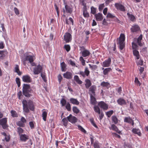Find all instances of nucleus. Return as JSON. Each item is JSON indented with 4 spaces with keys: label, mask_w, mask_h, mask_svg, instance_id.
Returning <instances> with one entry per match:
<instances>
[{
    "label": "nucleus",
    "mask_w": 148,
    "mask_h": 148,
    "mask_svg": "<svg viewBox=\"0 0 148 148\" xmlns=\"http://www.w3.org/2000/svg\"><path fill=\"white\" fill-rule=\"evenodd\" d=\"M23 110L24 112L26 113L29 112V109L32 111L34 110V106L33 102L29 100L28 102L25 100H23L22 102Z\"/></svg>",
    "instance_id": "f257e3e1"
},
{
    "label": "nucleus",
    "mask_w": 148,
    "mask_h": 148,
    "mask_svg": "<svg viewBox=\"0 0 148 148\" xmlns=\"http://www.w3.org/2000/svg\"><path fill=\"white\" fill-rule=\"evenodd\" d=\"M33 92V90L31 88L30 86L26 84H23V94L27 97H30L31 95L29 93Z\"/></svg>",
    "instance_id": "f03ea898"
},
{
    "label": "nucleus",
    "mask_w": 148,
    "mask_h": 148,
    "mask_svg": "<svg viewBox=\"0 0 148 148\" xmlns=\"http://www.w3.org/2000/svg\"><path fill=\"white\" fill-rule=\"evenodd\" d=\"M80 50L82 56L84 57H88L90 55V53L89 50L86 49L84 46L80 47Z\"/></svg>",
    "instance_id": "7ed1b4c3"
},
{
    "label": "nucleus",
    "mask_w": 148,
    "mask_h": 148,
    "mask_svg": "<svg viewBox=\"0 0 148 148\" xmlns=\"http://www.w3.org/2000/svg\"><path fill=\"white\" fill-rule=\"evenodd\" d=\"M7 123V118L6 117L0 119V125L2 126L3 128L4 129H6L8 127Z\"/></svg>",
    "instance_id": "20e7f679"
},
{
    "label": "nucleus",
    "mask_w": 148,
    "mask_h": 148,
    "mask_svg": "<svg viewBox=\"0 0 148 148\" xmlns=\"http://www.w3.org/2000/svg\"><path fill=\"white\" fill-rule=\"evenodd\" d=\"M90 72L88 67H86L84 69V72L83 71H79L78 73V74L80 75L84 78L86 77V76H88L89 75Z\"/></svg>",
    "instance_id": "39448f33"
},
{
    "label": "nucleus",
    "mask_w": 148,
    "mask_h": 148,
    "mask_svg": "<svg viewBox=\"0 0 148 148\" xmlns=\"http://www.w3.org/2000/svg\"><path fill=\"white\" fill-rule=\"evenodd\" d=\"M64 39L66 43L69 42L72 40L71 35L69 33H66L64 36Z\"/></svg>",
    "instance_id": "423d86ee"
},
{
    "label": "nucleus",
    "mask_w": 148,
    "mask_h": 148,
    "mask_svg": "<svg viewBox=\"0 0 148 148\" xmlns=\"http://www.w3.org/2000/svg\"><path fill=\"white\" fill-rule=\"evenodd\" d=\"M63 12L64 13H66L71 14L73 12V9L69 6L65 4L64 9H63Z\"/></svg>",
    "instance_id": "0eeeda50"
},
{
    "label": "nucleus",
    "mask_w": 148,
    "mask_h": 148,
    "mask_svg": "<svg viewBox=\"0 0 148 148\" xmlns=\"http://www.w3.org/2000/svg\"><path fill=\"white\" fill-rule=\"evenodd\" d=\"M68 121L72 123H75L77 121V119L74 116H73L72 114H70L67 117Z\"/></svg>",
    "instance_id": "6e6552de"
},
{
    "label": "nucleus",
    "mask_w": 148,
    "mask_h": 148,
    "mask_svg": "<svg viewBox=\"0 0 148 148\" xmlns=\"http://www.w3.org/2000/svg\"><path fill=\"white\" fill-rule=\"evenodd\" d=\"M111 63V59L110 58H109L103 62L102 66L103 67H108L110 66Z\"/></svg>",
    "instance_id": "1a4fd4ad"
},
{
    "label": "nucleus",
    "mask_w": 148,
    "mask_h": 148,
    "mask_svg": "<svg viewBox=\"0 0 148 148\" xmlns=\"http://www.w3.org/2000/svg\"><path fill=\"white\" fill-rule=\"evenodd\" d=\"M42 67L40 65H38L34 69V73L35 74H38L42 72Z\"/></svg>",
    "instance_id": "9d476101"
},
{
    "label": "nucleus",
    "mask_w": 148,
    "mask_h": 148,
    "mask_svg": "<svg viewBox=\"0 0 148 148\" xmlns=\"http://www.w3.org/2000/svg\"><path fill=\"white\" fill-rule=\"evenodd\" d=\"M22 79L24 82L26 83H30L32 81V79L30 76L27 75L23 76Z\"/></svg>",
    "instance_id": "9b49d317"
},
{
    "label": "nucleus",
    "mask_w": 148,
    "mask_h": 148,
    "mask_svg": "<svg viewBox=\"0 0 148 148\" xmlns=\"http://www.w3.org/2000/svg\"><path fill=\"white\" fill-rule=\"evenodd\" d=\"M98 105L100 108L104 110H107L108 109V105L103 101L99 102Z\"/></svg>",
    "instance_id": "f8f14e48"
},
{
    "label": "nucleus",
    "mask_w": 148,
    "mask_h": 148,
    "mask_svg": "<svg viewBox=\"0 0 148 148\" xmlns=\"http://www.w3.org/2000/svg\"><path fill=\"white\" fill-rule=\"evenodd\" d=\"M2 135H3L5 136L4 140L3 139V141L5 140L6 142H9L10 140L11 136L9 134H7L5 132H2L1 133Z\"/></svg>",
    "instance_id": "ddd939ff"
},
{
    "label": "nucleus",
    "mask_w": 148,
    "mask_h": 148,
    "mask_svg": "<svg viewBox=\"0 0 148 148\" xmlns=\"http://www.w3.org/2000/svg\"><path fill=\"white\" fill-rule=\"evenodd\" d=\"M63 76L64 78L67 79H70L72 78V73L69 71H66L63 74Z\"/></svg>",
    "instance_id": "4468645a"
},
{
    "label": "nucleus",
    "mask_w": 148,
    "mask_h": 148,
    "mask_svg": "<svg viewBox=\"0 0 148 148\" xmlns=\"http://www.w3.org/2000/svg\"><path fill=\"white\" fill-rule=\"evenodd\" d=\"M125 40V36L124 34H121V50H122L125 47L124 41Z\"/></svg>",
    "instance_id": "2eb2a0df"
},
{
    "label": "nucleus",
    "mask_w": 148,
    "mask_h": 148,
    "mask_svg": "<svg viewBox=\"0 0 148 148\" xmlns=\"http://www.w3.org/2000/svg\"><path fill=\"white\" fill-rule=\"evenodd\" d=\"M42 117L43 120L45 121L47 120V117L48 113V110L45 109H43L42 110Z\"/></svg>",
    "instance_id": "dca6fc26"
},
{
    "label": "nucleus",
    "mask_w": 148,
    "mask_h": 148,
    "mask_svg": "<svg viewBox=\"0 0 148 148\" xmlns=\"http://www.w3.org/2000/svg\"><path fill=\"white\" fill-rule=\"evenodd\" d=\"M21 140L25 142L29 139V136L25 134H21L19 136Z\"/></svg>",
    "instance_id": "f3484780"
},
{
    "label": "nucleus",
    "mask_w": 148,
    "mask_h": 148,
    "mask_svg": "<svg viewBox=\"0 0 148 148\" xmlns=\"http://www.w3.org/2000/svg\"><path fill=\"white\" fill-rule=\"evenodd\" d=\"M95 16L96 21H100L103 19L102 14L101 13H98L97 14H95Z\"/></svg>",
    "instance_id": "a211bd4d"
},
{
    "label": "nucleus",
    "mask_w": 148,
    "mask_h": 148,
    "mask_svg": "<svg viewBox=\"0 0 148 148\" xmlns=\"http://www.w3.org/2000/svg\"><path fill=\"white\" fill-rule=\"evenodd\" d=\"M95 96L92 95V94L90 95V103L93 105L96 104L97 102L96 98L94 97Z\"/></svg>",
    "instance_id": "6ab92c4d"
},
{
    "label": "nucleus",
    "mask_w": 148,
    "mask_h": 148,
    "mask_svg": "<svg viewBox=\"0 0 148 148\" xmlns=\"http://www.w3.org/2000/svg\"><path fill=\"white\" fill-rule=\"evenodd\" d=\"M85 86L86 88H88L91 85V83L90 80L88 79H86L85 80Z\"/></svg>",
    "instance_id": "aec40b11"
},
{
    "label": "nucleus",
    "mask_w": 148,
    "mask_h": 148,
    "mask_svg": "<svg viewBox=\"0 0 148 148\" xmlns=\"http://www.w3.org/2000/svg\"><path fill=\"white\" fill-rule=\"evenodd\" d=\"M96 89V87L94 85H92L90 88L89 91L91 92L92 95L94 96H95V91Z\"/></svg>",
    "instance_id": "412c9836"
},
{
    "label": "nucleus",
    "mask_w": 148,
    "mask_h": 148,
    "mask_svg": "<svg viewBox=\"0 0 148 148\" xmlns=\"http://www.w3.org/2000/svg\"><path fill=\"white\" fill-rule=\"evenodd\" d=\"M71 103L74 105H78L79 102L77 99L73 98H71L70 99Z\"/></svg>",
    "instance_id": "4be33fe9"
},
{
    "label": "nucleus",
    "mask_w": 148,
    "mask_h": 148,
    "mask_svg": "<svg viewBox=\"0 0 148 148\" xmlns=\"http://www.w3.org/2000/svg\"><path fill=\"white\" fill-rule=\"evenodd\" d=\"M25 60L29 61L31 64L34 61L33 57L32 56L28 55L26 56Z\"/></svg>",
    "instance_id": "5701e85b"
},
{
    "label": "nucleus",
    "mask_w": 148,
    "mask_h": 148,
    "mask_svg": "<svg viewBox=\"0 0 148 148\" xmlns=\"http://www.w3.org/2000/svg\"><path fill=\"white\" fill-rule=\"evenodd\" d=\"M14 69V72L17 73L18 75H21L22 74V72L20 71L19 67L18 65H16Z\"/></svg>",
    "instance_id": "b1692460"
},
{
    "label": "nucleus",
    "mask_w": 148,
    "mask_h": 148,
    "mask_svg": "<svg viewBox=\"0 0 148 148\" xmlns=\"http://www.w3.org/2000/svg\"><path fill=\"white\" fill-rule=\"evenodd\" d=\"M102 69L103 70V74L105 75H107L110 72L112 71V69L110 68H108L105 69L103 68Z\"/></svg>",
    "instance_id": "393cba45"
},
{
    "label": "nucleus",
    "mask_w": 148,
    "mask_h": 148,
    "mask_svg": "<svg viewBox=\"0 0 148 148\" xmlns=\"http://www.w3.org/2000/svg\"><path fill=\"white\" fill-rule=\"evenodd\" d=\"M110 128L111 130V129L116 131L119 134L120 133V131L118 130L117 127L114 124L112 125L111 127H110Z\"/></svg>",
    "instance_id": "a878e982"
},
{
    "label": "nucleus",
    "mask_w": 148,
    "mask_h": 148,
    "mask_svg": "<svg viewBox=\"0 0 148 148\" xmlns=\"http://www.w3.org/2000/svg\"><path fill=\"white\" fill-rule=\"evenodd\" d=\"M74 79L78 84H82V82L80 79L77 75H75L74 77Z\"/></svg>",
    "instance_id": "bb28decb"
},
{
    "label": "nucleus",
    "mask_w": 148,
    "mask_h": 148,
    "mask_svg": "<svg viewBox=\"0 0 148 148\" xmlns=\"http://www.w3.org/2000/svg\"><path fill=\"white\" fill-rule=\"evenodd\" d=\"M100 85L103 87H106L107 88H109L110 86V85L109 83L108 82H102L101 83Z\"/></svg>",
    "instance_id": "cd10ccee"
},
{
    "label": "nucleus",
    "mask_w": 148,
    "mask_h": 148,
    "mask_svg": "<svg viewBox=\"0 0 148 148\" xmlns=\"http://www.w3.org/2000/svg\"><path fill=\"white\" fill-rule=\"evenodd\" d=\"M139 29V27L137 25H134L131 28V31L132 32H136L138 31Z\"/></svg>",
    "instance_id": "c85d7f7f"
},
{
    "label": "nucleus",
    "mask_w": 148,
    "mask_h": 148,
    "mask_svg": "<svg viewBox=\"0 0 148 148\" xmlns=\"http://www.w3.org/2000/svg\"><path fill=\"white\" fill-rule=\"evenodd\" d=\"M62 71L65 72L66 70V65L64 62H62L60 64Z\"/></svg>",
    "instance_id": "c756f323"
},
{
    "label": "nucleus",
    "mask_w": 148,
    "mask_h": 148,
    "mask_svg": "<svg viewBox=\"0 0 148 148\" xmlns=\"http://www.w3.org/2000/svg\"><path fill=\"white\" fill-rule=\"evenodd\" d=\"M108 50L110 52L112 50H113L114 51H115V50L116 49V43L115 42L114 43L112 47H108Z\"/></svg>",
    "instance_id": "7c9ffc66"
},
{
    "label": "nucleus",
    "mask_w": 148,
    "mask_h": 148,
    "mask_svg": "<svg viewBox=\"0 0 148 148\" xmlns=\"http://www.w3.org/2000/svg\"><path fill=\"white\" fill-rule=\"evenodd\" d=\"M133 133L134 134H137L139 136L141 135V133L140 132V130L139 129H133L132 130Z\"/></svg>",
    "instance_id": "2f4dec72"
},
{
    "label": "nucleus",
    "mask_w": 148,
    "mask_h": 148,
    "mask_svg": "<svg viewBox=\"0 0 148 148\" xmlns=\"http://www.w3.org/2000/svg\"><path fill=\"white\" fill-rule=\"evenodd\" d=\"M124 121L131 123L132 125H134V123L133 121L130 118H125L124 119Z\"/></svg>",
    "instance_id": "473e14b6"
},
{
    "label": "nucleus",
    "mask_w": 148,
    "mask_h": 148,
    "mask_svg": "<svg viewBox=\"0 0 148 148\" xmlns=\"http://www.w3.org/2000/svg\"><path fill=\"white\" fill-rule=\"evenodd\" d=\"M94 109L96 112L97 113L99 114H100L101 113V111L100 109L98 106H95L94 107Z\"/></svg>",
    "instance_id": "72a5a7b5"
},
{
    "label": "nucleus",
    "mask_w": 148,
    "mask_h": 148,
    "mask_svg": "<svg viewBox=\"0 0 148 148\" xmlns=\"http://www.w3.org/2000/svg\"><path fill=\"white\" fill-rule=\"evenodd\" d=\"M10 112L11 114V116L13 117H16L18 116V114L16 111L12 110Z\"/></svg>",
    "instance_id": "f704fd0d"
},
{
    "label": "nucleus",
    "mask_w": 148,
    "mask_h": 148,
    "mask_svg": "<svg viewBox=\"0 0 148 148\" xmlns=\"http://www.w3.org/2000/svg\"><path fill=\"white\" fill-rule=\"evenodd\" d=\"M133 53L134 56H136L137 59H138L139 58V52L138 51L135 49L133 50Z\"/></svg>",
    "instance_id": "c9c22d12"
},
{
    "label": "nucleus",
    "mask_w": 148,
    "mask_h": 148,
    "mask_svg": "<svg viewBox=\"0 0 148 148\" xmlns=\"http://www.w3.org/2000/svg\"><path fill=\"white\" fill-rule=\"evenodd\" d=\"M112 120L114 123L116 124L118 122V120L115 116H113L112 117Z\"/></svg>",
    "instance_id": "e433bc0d"
},
{
    "label": "nucleus",
    "mask_w": 148,
    "mask_h": 148,
    "mask_svg": "<svg viewBox=\"0 0 148 148\" xmlns=\"http://www.w3.org/2000/svg\"><path fill=\"white\" fill-rule=\"evenodd\" d=\"M73 112L75 113L78 114L79 112V110L76 106H74L73 108Z\"/></svg>",
    "instance_id": "4c0bfd02"
},
{
    "label": "nucleus",
    "mask_w": 148,
    "mask_h": 148,
    "mask_svg": "<svg viewBox=\"0 0 148 148\" xmlns=\"http://www.w3.org/2000/svg\"><path fill=\"white\" fill-rule=\"evenodd\" d=\"M143 38V36L142 35H140L137 39V42L138 45L141 46V41L142 40Z\"/></svg>",
    "instance_id": "58836bf2"
},
{
    "label": "nucleus",
    "mask_w": 148,
    "mask_h": 148,
    "mask_svg": "<svg viewBox=\"0 0 148 148\" xmlns=\"http://www.w3.org/2000/svg\"><path fill=\"white\" fill-rule=\"evenodd\" d=\"M17 132L18 133L19 136L21 135V134L23 133L24 130L22 128L20 127H18L17 128Z\"/></svg>",
    "instance_id": "ea45409f"
},
{
    "label": "nucleus",
    "mask_w": 148,
    "mask_h": 148,
    "mask_svg": "<svg viewBox=\"0 0 148 148\" xmlns=\"http://www.w3.org/2000/svg\"><path fill=\"white\" fill-rule=\"evenodd\" d=\"M16 125L20 127H23L25 126V124L21 121H18L16 123Z\"/></svg>",
    "instance_id": "a19ab883"
},
{
    "label": "nucleus",
    "mask_w": 148,
    "mask_h": 148,
    "mask_svg": "<svg viewBox=\"0 0 148 148\" xmlns=\"http://www.w3.org/2000/svg\"><path fill=\"white\" fill-rule=\"evenodd\" d=\"M60 103L62 106H64L66 103V101L65 99L62 98L60 101Z\"/></svg>",
    "instance_id": "79ce46f5"
},
{
    "label": "nucleus",
    "mask_w": 148,
    "mask_h": 148,
    "mask_svg": "<svg viewBox=\"0 0 148 148\" xmlns=\"http://www.w3.org/2000/svg\"><path fill=\"white\" fill-rule=\"evenodd\" d=\"M113 111L112 110H111L107 112L106 113V114L107 116L109 118L111 116V115L113 114Z\"/></svg>",
    "instance_id": "37998d69"
},
{
    "label": "nucleus",
    "mask_w": 148,
    "mask_h": 148,
    "mask_svg": "<svg viewBox=\"0 0 148 148\" xmlns=\"http://www.w3.org/2000/svg\"><path fill=\"white\" fill-rule=\"evenodd\" d=\"M96 8L93 6L91 7V13L93 14H95L96 13Z\"/></svg>",
    "instance_id": "c03bdc74"
},
{
    "label": "nucleus",
    "mask_w": 148,
    "mask_h": 148,
    "mask_svg": "<svg viewBox=\"0 0 148 148\" xmlns=\"http://www.w3.org/2000/svg\"><path fill=\"white\" fill-rule=\"evenodd\" d=\"M16 82L17 84L18 87H19L21 86V82L20 79L18 77H16Z\"/></svg>",
    "instance_id": "a18cd8bd"
},
{
    "label": "nucleus",
    "mask_w": 148,
    "mask_h": 148,
    "mask_svg": "<svg viewBox=\"0 0 148 148\" xmlns=\"http://www.w3.org/2000/svg\"><path fill=\"white\" fill-rule=\"evenodd\" d=\"M64 48L67 52L69 51L70 50L71 48L69 45H65L64 46Z\"/></svg>",
    "instance_id": "49530a36"
},
{
    "label": "nucleus",
    "mask_w": 148,
    "mask_h": 148,
    "mask_svg": "<svg viewBox=\"0 0 148 148\" xmlns=\"http://www.w3.org/2000/svg\"><path fill=\"white\" fill-rule=\"evenodd\" d=\"M68 120L67 119V117L64 118L62 119V121L64 123V126L66 125L67 124L68 122Z\"/></svg>",
    "instance_id": "de8ad7c7"
},
{
    "label": "nucleus",
    "mask_w": 148,
    "mask_h": 148,
    "mask_svg": "<svg viewBox=\"0 0 148 148\" xmlns=\"http://www.w3.org/2000/svg\"><path fill=\"white\" fill-rule=\"evenodd\" d=\"M66 108L67 110L68 111H71V106L70 104L68 102L66 106Z\"/></svg>",
    "instance_id": "09e8293b"
},
{
    "label": "nucleus",
    "mask_w": 148,
    "mask_h": 148,
    "mask_svg": "<svg viewBox=\"0 0 148 148\" xmlns=\"http://www.w3.org/2000/svg\"><path fill=\"white\" fill-rule=\"evenodd\" d=\"M83 15L84 17L85 18H88L89 17V15L87 11H83Z\"/></svg>",
    "instance_id": "8fccbe9b"
},
{
    "label": "nucleus",
    "mask_w": 148,
    "mask_h": 148,
    "mask_svg": "<svg viewBox=\"0 0 148 148\" xmlns=\"http://www.w3.org/2000/svg\"><path fill=\"white\" fill-rule=\"evenodd\" d=\"M90 121L91 124H92V125L94 127H96V128H98V127L97 125L96 124L93 119H90Z\"/></svg>",
    "instance_id": "3c124183"
},
{
    "label": "nucleus",
    "mask_w": 148,
    "mask_h": 148,
    "mask_svg": "<svg viewBox=\"0 0 148 148\" xmlns=\"http://www.w3.org/2000/svg\"><path fill=\"white\" fill-rule=\"evenodd\" d=\"M127 15L129 16V17L130 18V20L132 21H133L135 18L134 15L132 14H130L129 13H127Z\"/></svg>",
    "instance_id": "603ef678"
},
{
    "label": "nucleus",
    "mask_w": 148,
    "mask_h": 148,
    "mask_svg": "<svg viewBox=\"0 0 148 148\" xmlns=\"http://www.w3.org/2000/svg\"><path fill=\"white\" fill-rule=\"evenodd\" d=\"M88 65L90 68L92 70H95L97 68V66L96 65H93L92 66L90 64H89Z\"/></svg>",
    "instance_id": "864d4df0"
},
{
    "label": "nucleus",
    "mask_w": 148,
    "mask_h": 148,
    "mask_svg": "<svg viewBox=\"0 0 148 148\" xmlns=\"http://www.w3.org/2000/svg\"><path fill=\"white\" fill-rule=\"evenodd\" d=\"M78 128L79 130H80L82 132L84 133H86V131L81 126L78 125Z\"/></svg>",
    "instance_id": "5fc2aeb1"
},
{
    "label": "nucleus",
    "mask_w": 148,
    "mask_h": 148,
    "mask_svg": "<svg viewBox=\"0 0 148 148\" xmlns=\"http://www.w3.org/2000/svg\"><path fill=\"white\" fill-rule=\"evenodd\" d=\"M107 17L108 18H114L115 17V16L110 13H108Z\"/></svg>",
    "instance_id": "6e6d98bb"
},
{
    "label": "nucleus",
    "mask_w": 148,
    "mask_h": 148,
    "mask_svg": "<svg viewBox=\"0 0 148 148\" xmlns=\"http://www.w3.org/2000/svg\"><path fill=\"white\" fill-rule=\"evenodd\" d=\"M115 6L118 10H120V4L119 3H116L115 4Z\"/></svg>",
    "instance_id": "4d7b16f0"
},
{
    "label": "nucleus",
    "mask_w": 148,
    "mask_h": 148,
    "mask_svg": "<svg viewBox=\"0 0 148 148\" xmlns=\"http://www.w3.org/2000/svg\"><path fill=\"white\" fill-rule=\"evenodd\" d=\"M58 81L59 83V84H60L61 81L62 79V77L60 74H59L58 76Z\"/></svg>",
    "instance_id": "13d9d810"
},
{
    "label": "nucleus",
    "mask_w": 148,
    "mask_h": 148,
    "mask_svg": "<svg viewBox=\"0 0 148 148\" xmlns=\"http://www.w3.org/2000/svg\"><path fill=\"white\" fill-rule=\"evenodd\" d=\"M54 6H55V9L56 10V11H57V13L58 16V17L59 16V12H60L59 10H58V8L57 7V5H54Z\"/></svg>",
    "instance_id": "bf43d9fd"
},
{
    "label": "nucleus",
    "mask_w": 148,
    "mask_h": 148,
    "mask_svg": "<svg viewBox=\"0 0 148 148\" xmlns=\"http://www.w3.org/2000/svg\"><path fill=\"white\" fill-rule=\"evenodd\" d=\"M29 125L31 129L34 128V123L32 121H30L29 122Z\"/></svg>",
    "instance_id": "052dcab7"
},
{
    "label": "nucleus",
    "mask_w": 148,
    "mask_h": 148,
    "mask_svg": "<svg viewBox=\"0 0 148 148\" xmlns=\"http://www.w3.org/2000/svg\"><path fill=\"white\" fill-rule=\"evenodd\" d=\"M94 148H100L99 143L97 142H95L94 144Z\"/></svg>",
    "instance_id": "680f3d73"
},
{
    "label": "nucleus",
    "mask_w": 148,
    "mask_h": 148,
    "mask_svg": "<svg viewBox=\"0 0 148 148\" xmlns=\"http://www.w3.org/2000/svg\"><path fill=\"white\" fill-rule=\"evenodd\" d=\"M14 10L15 13L17 15H18L19 14V12L18 9L16 7H15L14 8Z\"/></svg>",
    "instance_id": "e2e57ef3"
},
{
    "label": "nucleus",
    "mask_w": 148,
    "mask_h": 148,
    "mask_svg": "<svg viewBox=\"0 0 148 148\" xmlns=\"http://www.w3.org/2000/svg\"><path fill=\"white\" fill-rule=\"evenodd\" d=\"M135 82L138 85H139V86H140V83L137 77H136L135 78Z\"/></svg>",
    "instance_id": "0e129e2a"
},
{
    "label": "nucleus",
    "mask_w": 148,
    "mask_h": 148,
    "mask_svg": "<svg viewBox=\"0 0 148 148\" xmlns=\"http://www.w3.org/2000/svg\"><path fill=\"white\" fill-rule=\"evenodd\" d=\"M4 53H5V54H7L8 52L6 50H4L2 51L0 50V55L3 54Z\"/></svg>",
    "instance_id": "69168bd1"
},
{
    "label": "nucleus",
    "mask_w": 148,
    "mask_h": 148,
    "mask_svg": "<svg viewBox=\"0 0 148 148\" xmlns=\"http://www.w3.org/2000/svg\"><path fill=\"white\" fill-rule=\"evenodd\" d=\"M104 7V5L103 3L101 4H100L99 5V10L101 11V10H102Z\"/></svg>",
    "instance_id": "338daca9"
},
{
    "label": "nucleus",
    "mask_w": 148,
    "mask_h": 148,
    "mask_svg": "<svg viewBox=\"0 0 148 148\" xmlns=\"http://www.w3.org/2000/svg\"><path fill=\"white\" fill-rule=\"evenodd\" d=\"M4 47V46L3 42L2 41L1 42H0V49H3Z\"/></svg>",
    "instance_id": "774afa93"
}]
</instances>
